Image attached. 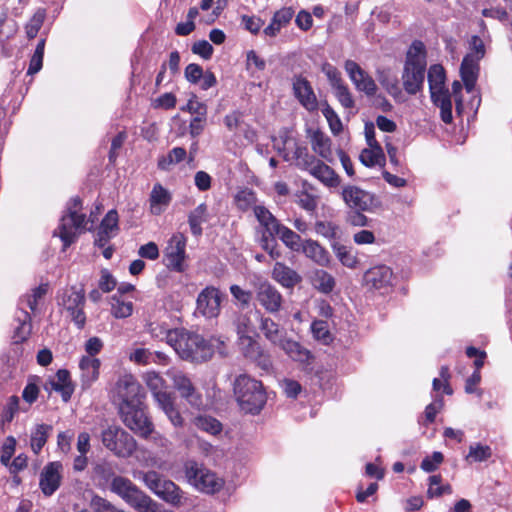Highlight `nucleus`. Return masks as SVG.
I'll list each match as a JSON object with an SVG mask.
<instances>
[{
    "label": "nucleus",
    "instance_id": "ea45409f",
    "mask_svg": "<svg viewBox=\"0 0 512 512\" xmlns=\"http://www.w3.org/2000/svg\"><path fill=\"white\" fill-rule=\"evenodd\" d=\"M428 83L430 92L446 89L445 87V71L439 64L432 65L428 70Z\"/></svg>",
    "mask_w": 512,
    "mask_h": 512
},
{
    "label": "nucleus",
    "instance_id": "4c0bfd02",
    "mask_svg": "<svg viewBox=\"0 0 512 512\" xmlns=\"http://www.w3.org/2000/svg\"><path fill=\"white\" fill-rule=\"evenodd\" d=\"M359 159L361 163L367 167L385 165V155L381 146H373L368 149H363L360 153Z\"/></svg>",
    "mask_w": 512,
    "mask_h": 512
},
{
    "label": "nucleus",
    "instance_id": "72a5a7b5",
    "mask_svg": "<svg viewBox=\"0 0 512 512\" xmlns=\"http://www.w3.org/2000/svg\"><path fill=\"white\" fill-rule=\"evenodd\" d=\"M312 286L323 294L331 293L336 285L335 278L323 269H315L310 274Z\"/></svg>",
    "mask_w": 512,
    "mask_h": 512
},
{
    "label": "nucleus",
    "instance_id": "864d4df0",
    "mask_svg": "<svg viewBox=\"0 0 512 512\" xmlns=\"http://www.w3.org/2000/svg\"><path fill=\"white\" fill-rule=\"evenodd\" d=\"M48 291L47 284H41L40 286L32 289L30 294L25 295L21 298L20 303L28 306L32 311L37 308L38 301L41 300Z\"/></svg>",
    "mask_w": 512,
    "mask_h": 512
},
{
    "label": "nucleus",
    "instance_id": "4468645a",
    "mask_svg": "<svg viewBox=\"0 0 512 512\" xmlns=\"http://www.w3.org/2000/svg\"><path fill=\"white\" fill-rule=\"evenodd\" d=\"M123 423L137 435L147 438L153 432V424L146 415L143 402L138 405L127 406L119 410Z\"/></svg>",
    "mask_w": 512,
    "mask_h": 512
},
{
    "label": "nucleus",
    "instance_id": "423d86ee",
    "mask_svg": "<svg viewBox=\"0 0 512 512\" xmlns=\"http://www.w3.org/2000/svg\"><path fill=\"white\" fill-rule=\"evenodd\" d=\"M57 303L63 313L74 323L78 329L86 324L84 306L86 303L85 290L82 286H70L59 292Z\"/></svg>",
    "mask_w": 512,
    "mask_h": 512
},
{
    "label": "nucleus",
    "instance_id": "49530a36",
    "mask_svg": "<svg viewBox=\"0 0 512 512\" xmlns=\"http://www.w3.org/2000/svg\"><path fill=\"white\" fill-rule=\"evenodd\" d=\"M235 204L237 208L243 212L248 211L249 209H253L255 206H258L257 197L255 192L250 189H243L237 192L235 195Z\"/></svg>",
    "mask_w": 512,
    "mask_h": 512
},
{
    "label": "nucleus",
    "instance_id": "bb28decb",
    "mask_svg": "<svg viewBox=\"0 0 512 512\" xmlns=\"http://www.w3.org/2000/svg\"><path fill=\"white\" fill-rule=\"evenodd\" d=\"M259 330L265 339L274 346H279L287 337L285 328L268 316L262 315L259 318Z\"/></svg>",
    "mask_w": 512,
    "mask_h": 512
},
{
    "label": "nucleus",
    "instance_id": "4be33fe9",
    "mask_svg": "<svg viewBox=\"0 0 512 512\" xmlns=\"http://www.w3.org/2000/svg\"><path fill=\"white\" fill-rule=\"evenodd\" d=\"M393 272L386 265L370 268L364 274V283L369 289L387 291L392 286Z\"/></svg>",
    "mask_w": 512,
    "mask_h": 512
},
{
    "label": "nucleus",
    "instance_id": "58836bf2",
    "mask_svg": "<svg viewBox=\"0 0 512 512\" xmlns=\"http://www.w3.org/2000/svg\"><path fill=\"white\" fill-rule=\"evenodd\" d=\"M333 252L341 264L347 268L354 269L358 265L357 255L353 252L352 248L345 245L334 243L332 244Z\"/></svg>",
    "mask_w": 512,
    "mask_h": 512
},
{
    "label": "nucleus",
    "instance_id": "4d7b16f0",
    "mask_svg": "<svg viewBox=\"0 0 512 512\" xmlns=\"http://www.w3.org/2000/svg\"><path fill=\"white\" fill-rule=\"evenodd\" d=\"M333 89H334L335 97L337 98V100L340 102V104L344 108L351 109L354 107L355 102H354L353 96L346 84H344V83L339 84V85L333 87Z\"/></svg>",
    "mask_w": 512,
    "mask_h": 512
},
{
    "label": "nucleus",
    "instance_id": "cd10ccee",
    "mask_svg": "<svg viewBox=\"0 0 512 512\" xmlns=\"http://www.w3.org/2000/svg\"><path fill=\"white\" fill-rule=\"evenodd\" d=\"M101 362L98 358L82 356L79 362L80 380L83 389H88L97 381L100 374Z\"/></svg>",
    "mask_w": 512,
    "mask_h": 512
},
{
    "label": "nucleus",
    "instance_id": "c85d7f7f",
    "mask_svg": "<svg viewBox=\"0 0 512 512\" xmlns=\"http://www.w3.org/2000/svg\"><path fill=\"white\" fill-rule=\"evenodd\" d=\"M171 200V193L160 183H156L149 196L150 213L152 215H161L168 208Z\"/></svg>",
    "mask_w": 512,
    "mask_h": 512
},
{
    "label": "nucleus",
    "instance_id": "5fc2aeb1",
    "mask_svg": "<svg viewBox=\"0 0 512 512\" xmlns=\"http://www.w3.org/2000/svg\"><path fill=\"white\" fill-rule=\"evenodd\" d=\"M314 229L318 235L329 240L336 239L339 233L338 225L330 221H316Z\"/></svg>",
    "mask_w": 512,
    "mask_h": 512
},
{
    "label": "nucleus",
    "instance_id": "ddd939ff",
    "mask_svg": "<svg viewBox=\"0 0 512 512\" xmlns=\"http://www.w3.org/2000/svg\"><path fill=\"white\" fill-rule=\"evenodd\" d=\"M109 490L136 511L140 510L149 496L129 478L120 475L112 479V483L109 485Z\"/></svg>",
    "mask_w": 512,
    "mask_h": 512
},
{
    "label": "nucleus",
    "instance_id": "b1692460",
    "mask_svg": "<svg viewBox=\"0 0 512 512\" xmlns=\"http://www.w3.org/2000/svg\"><path fill=\"white\" fill-rule=\"evenodd\" d=\"M293 93L300 104L308 111H315L318 108L317 97L309 81L302 76H295L293 79Z\"/></svg>",
    "mask_w": 512,
    "mask_h": 512
},
{
    "label": "nucleus",
    "instance_id": "0eeeda50",
    "mask_svg": "<svg viewBox=\"0 0 512 512\" xmlns=\"http://www.w3.org/2000/svg\"><path fill=\"white\" fill-rule=\"evenodd\" d=\"M184 473L187 482L198 491L206 494H214L220 491L224 485L223 479L203 464L194 460H188L184 464Z\"/></svg>",
    "mask_w": 512,
    "mask_h": 512
},
{
    "label": "nucleus",
    "instance_id": "052dcab7",
    "mask_svg": "<svg viewBox=\"0 0 512 512\" xmlns=\"http://www.w3.org/2000/svg\"><path fill=\"white\" fill-rule=\"evenodd\" d=\"M444 456L441 452L435 451L432 456L425 457L421 462V469L425 472H433L443 462Z\"/></svg>",
    "mask_w": 512,
    "mask_h": 512
},
{
    "label": "nucleus",
    "instance_id": "c9c22d12",
    "mask_svg": "<svg viewBox=\"0 0 512 512\" xmlns=\"http://www.w3.org/2000/svg\"><path fill=\"white\" fill-rule=\"evenodd\" d=\"M207 220V205L205 203H201L188 215V224L190 226L191 233L196 237L201 236L203 232L202 224L207 222Z\"/></svg>",
    "mask_w": 512,
    "mask_h": 512
},
{
    "label": "nucleus",
    "instance_id": "338daca9",
    "mask_svg": "<svg viewBox=\"0 0 512 512\" xmlns=\"http://www.w3.org/2000/svg\"><path fill=\"white\" fill-rule=\"evenodd\" d=\"M152 358L153 353L146 348H137L130 354V360L140 365L151 363Z\"/></svg>",
    "mask_w": 512,
    "mask_h": 512
},
{
    "label": "nucleus",
    "instance_id": "1a4fd4ad",
    "mask_svg": "<svg viewBox=\"0 0 512 512\" xmlns=\"http://www.w3.org/2000/svg\"><path fill=\"white\" fill-rule=\"evenodd\" d=\"M101 441L106 449L119 458H129L136 451V440L123 428L111 425L101 432Z\"/></svg>",
    "mask_w": 512,
    "mask_h": 512
},
{
    "label": "nucleus",
    "instance_id": "79ce46f5",
    "mask_svg": "<svg viewBox=\"0 0 512 512\" xmlns=\"http://www.w3.org/2000/svg\"><path fill=\"white\" fill-rule=\"evenodd\" d=\"M492 456V449L488 445L475 443L469 446V452L465 457L469 464L474 462H483Z\"/></svg>",
    "mask_w": 512,
    "mask_h": 512
},
{
    "label": "nucleus",
    "instance_id": "7ed1b4c3",
    "mask_svg": "<svg viewBox=\"0 0 512 512\" xmlns=\"http://www.w3.org/2000/svg\"><path fill=\"white\" fill-rule=\"evenodd\" d=\"M426 70V51L421 41H414L410 46L402 75L403 87L410 95H415L423 88Z\"/></svg>",
    "mask_w": 512,
    "mask_h": 512
},
{
    "label": "nucleus",
    "instance_id": "f3484780",
    "mask_svg": "<svg viewBox=\"0 0 512 512\" xmlns=\"http://www.w3.org/2000/svg\"><path fill=\"white\" fill-rule=\"evenodd\" d=\"M222 300L223 294L218 288L207 286L198 294L197 311L207 319L216 318L220 314Z\"/></svg>",
    "mask_w": 512,
    "mask_h": 512
},
{
    "label": "nucleus",
    "instance_id": "a18cd8bd",
    "mask_svg": "<svg viewBox=\"0 0 512 512\" xmlns=\"http://www.w3.org/2000/svg\"><path fill=\"white\" fill-rule=\"evenodd\" d=\"M132 312L133 303L131 301H124L117 295L111 297V314L115 318H127L132 315Z\"/></svg>",
    "mask_w": 512,
    "mask_h": 512
},
{
    "label": "nucleus",
    "instance_id": "6e6552de",
    "mask_svg": "<svg viewBox=\"0 0 512 512\" xmlns=\"http://www.w3.org/2000/svg\"><path fill=\"white\" fill-rule=\"evenodd\" d=\"M139 479L146 487L163 501L173 506L182 504L184 492L173 481L166 479L156 471L139 472Z\"/></svg>",
    "mask_w": 512,
    "mask_h": 512
},
{
    "label": "nucleus",
    "instance_id": "f257e3e1",
    "mask_svg": "<svg viewBox=\"0 0 512 512\" xmlns=\"http://www.w3.org/2000/svg\"><path fill=\"white\" fill-rule=\"evenodd\" d=\"M168 345L184 360L204 362L213 355L212 346L201 335L185 329H173L168 335Z\"/></svg>",
    "mask_w": 512,
    "mask_h": 512
},
{
    "label": "nucleus",
    "instance_id": "a878e982",
    "mask_svg": "<svg viewBox=\"0 0 512 512\" xmlns=\"http://www.w3.org/2000/svg\"><path fill=\"white\" fill-rule=\"evenodd\" d=\"M278 347L282 349L291 360L302 365H311L314 360L311 351L292 338L286 337Z\"/></svg>",
    "mask_w": 512,
    "mask_h": 512
},
{
    "label": "nucleus",
    "instance_id": "2f4dec72",
    "mask_svg": "<svg viewBox=\"0 0 512 512\" xmlns=\"http://www.w3.org/2000/svg\"><path fill=\"white\" fill-rule=\"evenodd\" d=\"M309 173L328 188H336L340 185V177L331 167L320 160L311 167Z\"/></svg>",
    "mask_w": 512,
    "mask_h": 512
},
{
    "label": "nucleus",
    "instance_id": "6ab92c4d",
    "mask_svg": "<svg viewBox=\"0 0 512 512\" xmlns=\"http://www.w3.org/2000/svg\"><path fill=\"white\" fill-rule=\"evenodd\" d=\"M344 68L358 91L365 93L367 96H374L376 94L377 85L374 79L355 61L346 60Z\"/></svg>",
    "mask_w": 512,
    "mask_h": 512
},
{
    "label": "nucleus",
    "instance_id": "69168bd1",
    "mask_svg": "<svg viewBox=\"0 0 512 512\" xmlns=\"http://www.w3.org/2000/svg\"><path fill=\"white\" fill-rule=\"evenodd\" d=\"M173 329H168L166 325L160 323H150L147 326L148 333L155 339L166 340Z\"/></svg>",
    "mask_w": 512,
    "mask_h": 512
},
{
    "label": "nucleus",
    "instance_id": "6e6d98bb",
    "mask_svg": "<svg viewBox=\"0 0 512 512\" xmlns=\"http://www.w3.org/2000/svg\"><path fill=\"white\" fill-rule=\"evenodd\" d=\"M322 114L326 118L332 133L335 135L339 134L343 129L342 122L337 113L328 103L323 105Z\"/></svg>",
    "mask_w": 512,
    "mask_h": 512
},
{
    "label": "nucleus",
    "instance_id": "aec40b11",
    "mask_svg": "<svg viewBox=\"0 0 512 512\" xmlns=\"http://www.w3.org/2000/svg\"><path fill=\"white\" fill-rule=\"evenodd\" d=\"M256 299L271 314L278 313L283 304V297L275 286L264 281L256 286Z\"/></svg>",
    "mask_w": 512,
    "mask_h": 512
},
{
    "label": "nucleus",
    "instance_id": "20e7f679",
    "mask_svg": "<svg viewBox=\"0 0 512 512\" xmlns=\"http://www.w3.org/2000/svg\"><path fill=\"white\" fill-rule=\"evenodd\" d=\"M159 408L167 415L174 426H182L183 418L175 408L174 397L168 391L166 381L155 371H147L142 376Z\"/></svg>",
    "mask_w": 512,
    "mask_h": 512
},
{
    "label": "nucleus",
    "instance_id": "c756f323",
    "mask_svg": "<svg viewBox=\"0 0 512 512\" xmlns=\"http://www.w3.org/2000/svg\"><path fill=\"white\" fill-rule=\"evenodd\" d=\"M272 277L285 288H293L302 281V277L294 269L281 262L275 263Z\"/></svg>",
    "mask_w": 512,
    "mask_h": 512
},
{
    "label": "nucleus",
    "instance_id": "37998d69",
    "mask_svg": "<svg viewBox=\"0 0 512 512\" xmlns=\"http://www.w3.org/2000/svg\"><path fill=\"white\" fill-rule=\"evenodd\" d=\"M29 314L21 310V316L18 317V326L14 330L13 339L15 343H21L25 341L31 333V323Z\"/></svg>",
    "mask_w": 512,
    "mask_h": 512
},
{
    "label": "nucleus",
    "instance_id": "e433bc0d",
    "mask_svg": "<svg viewBox=\"0 0 512 512\" xmlns=\"http://www.w3.org/2000/svg\"><path fill=\"white\" fill-rule=\"evenodd\" d=\"M277 236L288 249L293 252H300L304 239H302L301 236L295 231L291 230L285 225H282L277 233Z\"/></svg>",
    "mask_w": 512,
    "mask_h": 512
},
{
    "label": "nucleus",
    "instance_id": "680f3d73",
    "mask_svg": "<svg viewBox=\"0 0 512 512\" xmlns=\"http://www.w3.org/2000/svg\"><path fill=\"white\" fill-rule=\"evenodd\" d=\"M259 236V244L263 250L267 251L272 257H274V250L277 246L275 237L277 234L267 233V232H258Z\"/></svg>",
    "mask_w": 512,
    "mask_h": 512
},
{
    "label": "nucleus",
    "instance_id": "774afa93",
    "mask_svg": "<svg viewBox=\"0 0 512 512\" xmlns=\"http://www.w3.org/2000/svg\"><path fill=\"white\" fill-rule=\"evenodd\" d=\"M213 46L206 40H200L193 44L192 52L204 59H210L213 54Z\"/></svg>",
    "mask_w": 512,
    "mask_h": 512
},
{
    "label": "nucleus",
    "instance_id": "3c124183",
    "mask_svg": "<svg viewBox=\"0 0 512 512\" xmlns=\"http://www.w3.org/2000/svg\"><path fill=\"white\" fill-rule=\"evenodd\" d=\"M94 476L99 479L102 485H109L112 483V479L117 477L112 465L109 462L97 463L93 468Z\"/></svg>",
    "mask_w": 512,
    "mask_h": 512
},
{
    "label": "nucleus",
    "instance_id": "393cba45",
    "mask_svg": "<svg viewBox=\"0 0 512 512\" xmlns=\"http://www.w3.org/2000/svg\"><path fill=\"white\" fill-rule=\"evenodd\" d=\"M300 252L319 266L328 267L330 265L331 256L328 250L316 240L304 239Z\"/></svg>",
    "mask_w": 512,
    "mask_h": 512
},
{
    "label": "nucleus",
    "instance_id": "c03bdc74",
    "mask_svg": "<svg viewBox=\"0 0 512 512\" xmlns=\"http://www.w3.org/2000/svg\"><path fill=\"white\" fill-rule=\"evenodd\" d=\"M45 18L46 10L38 8L25 25V33L28 39H34L37 36L39 30L43 26Z\"/></svg>",
    "mask_w": 512,
    "mask_h": 512
},
{
    "label": "nucleus",
    "instance_id": "9b49d317",
    "mask_svg": "<svg viewBox=\"0 0 512 512\" xmlns=\"http://www.w3.org/2000/svg\"><path fill=\"white\" fill-rule=\"evenodd\" d=\"M145 392L139 382L130 374L121 376L114 388V399L118 403V409L121 410L127 406L138 405L143 402Z\"/></svg>",
    "mask_w": 512,
    "mask_h": 512
},
{
    "label": "nucleus",
    "instance_id": "13d9d810",
    "mask_svg": "<svg viewBox=\"0 0 512 512\" xmlns=\"http://www.w3.org/2000/svg\"><path fill=\"white\" fill-rule=\"evenodd\" d=\"M377 79L380 84L391 94L400 92L396 77H390L387 71H377Z\"/></svg>",
    "mask_w": 512,
    "mask_h": 512
},
{
    "label": "nucleus",
    "instance_id": "a19ab883",
    "mask_svg": "<svg viewBox=\"0 0 512 512\" xmlns=\"http://www.w3.org/2000/svg\"><path fill=\"white\" fill-rule=\"evenodd\" d=\"M51 430V425L39 424L36 426L31 434V448L35 454H38L42 450Z\"/></svg>",
    "mask_w": 512,
    "mask_h": 512
},
{
    "label": "nucleus",
    "instance_id": "39448f33",
    "mask_svg": "<svg viewBox=\"0 0 512 512\" xmlns=\"http://www.w3.org/2000/svg\"><path fill=\"white\" fill-rule=\"evenodd\" d=\"M81 199L72 198L67 205V212L61 217L58 229L54 235H58L63 242L64 248L70 246L78 237L79 233L85 228V214L80 213Z\"/></svg>",
    "mask_w": 512,
    "mask_h": 512
},
{
    "label": "nucleus",
    "instance_id": "a211bd4d",
    "mask_svg": "<svg viewBox=\"0 0 512 512\" xmlns=\"http://www.w3.org/2000/svg\"><path fill=\"white\" fill-rule=\"evenodd\" d=\"M344 202L357 211H372L379 206L375 196L356 186H346L342 190Z\"/></svg>",
    "mask_w": 512,
    "mask_h": 512
},
{
    "label": "nucleus",
    "instance_id": "bf43d9fd",
    "mask_svg": "<svg viewBox=\"0 0 512 512\" xmlns=\"http://www.w3.org/2000/svg\"><path fill=\"white\" fill-rule=\"evenodd\" d=\"M238 338L249 335L252 330V323L247 314H239L234 321Z\"/></svg>",
    "mask_w": 512,
    "mask_h": 512
},
{
    "label": "nucleus",
    "instance_id": "f704fd0d",
    "mask_svg": "<svg viewBox=\"0 0 512 512\" xmlns=\"http://www.w3.org/2000/svg\"><path fill=\"white\" fill-rule=\"evenodd\" d=\"M311 146L313 151L321 158L328 162H332L333 156L331 150V140L323 132L319 130L313 132L311 136Z\"/></svg>",
    "mask_w": 512,
    "mask_h": 512
},
{
    "label": "nucleus",
    "instance_id": "7c9ffc66",
    "mask_svg": "<svg viewBox=\"0 0 512 512\" xmlns=\"http://www.w3.org/2000/svg\"><path fill=\"white\" fill-rule=\"evenodd\" d=\"M254 215L260 225L257 232H267L277 234L283 224L265 207L255 206Z\"/></svg>",
    "mask_w": 512,
    "mask_h": 512
},
{
    "label": "nucleus",
    "instance_id": "f03ea898",
    "mask_svg": "<svg viewBox=\"0 0 512 512\" xmlns=\"http://www.w3.org/2000/svg\"><path fill=\"white\" fill-rule=\"evenodd\" d=\"M233 392L240 409L245 413L258 414L267 401L262 382L248 374H240L235 378Z\"/></svg>",
    "mask_w": 512,
    "mask_h": 512
},
{
    "label": "nucleus",
    "instance_id": "603ef678",
    "mask_svg": "<svg viewBox=\"0 0 512 512\" xmlns=\"http://www.w3.org/2000/svg\"><path fill=\"white\" fill-rule=\"evenodd\" d=\"M118 221L119 217L117 211L114 209L108 211L100 224L99 231H101L102 234L107 233L115 236L119 231Z\"/></svg>",
    "mask_w": 512,
    "mask_h": 512
},
{
    "label": "nucleus",
    "instance_id": "e2e57ef3",
    "mask_svg": "<svg viewBox=\"0 0 512 512\" xmlns=\"http://www.w3.org/2000/svg\"><path fill=\"white\" fill-rule=\"evenodd\" d=\"M231 295L242 305L248 306L252 300V292L249 290L242 289L239 285H231L230 288Z\"/></svg>",
    "mask_w": 512,
    "mask_h": 512
},
{
    "label": "nucleus",
    "instance_id": "412c9836",
    "mask_svg": "<svg viewBox=\"0 0 512 512\" xmlns=\"http://www.w3.org/2000/svg\"><path fill=\"white\" fill-rule=\"evenodd\" d=\"M63 466L60 462L48 463L40 473L39 487L45 496L53 495L61 485Z\"/></svg>",
    "mask_w": 512,
    "mask_h": 512
},
{
    "label": "nucleus",
    "instance_id": "dca6fc26",
    "mask_svg": "<svg viewBox=\"0 0 512 512\" xmlns=\"http://www.w3.org/2000/svg\"><path fill=\"white\" fill-rule=\"evenodd\" d=\"M238 345L245 358L254 362L263 371L269 372L271 370L270 354L251 335L238 338Z\"/></svg>",
    "mask_w": 512,
    "mask_h": 512
},
{
    "label": "nucleus",
    "instance_id": "473e14b6",
    "mask_svg": "<svg viewBox=\"0 0 512 512\" xmlns=\"http://www.w3.org/2000/svg\"><path fill=\"white\" fill-rule=\"evenodd\" d=\"M433 104L440 108V116L444 123L452 122V102L448 89L430 92Z\"/></svg>",
    "mask_w": 512,
    "mask_h": 512
},
{
    "label": "nucleus",
    "instance_id": "de8ad7c7",
    "mask_svg": "<svg viewBox=\"0 0 512 512\" xmlns=\"http://www.w3.org/2000/svg\"><path fill=\"white\" fill-rule=\"evenodd\" d=\"M311 333L315 340L320 341L325 345H328L333 340L329 326L327 322L323 320H314L312 322Z\"/></svg>",
    "mask_w": 512,
    "mask_h": 512
},
{
    "label": "nucleus",
    "instance_id": "0e129e2a",
    "mask_svg": "<svg viewBox=\"0 0 512 512\" xmlns=\"http://www.w3.org/2000/svg\"><path fill=\"white\" fill-rule=\"evenodd\" d=\"M246 65L248 70L263 71L266 67V62L254 50H250L246 55Z\"/></svg>",
    "mask_w": 512,
    "mask_h": 512
},
{
    "label": "nucleus",
    "instance_id": "5701e85b",
    "mask_svg": "<svg viewBox=\"0 0 512 512\" xmlns=\"http://www.w3.org/2000/svg\"><path fill=\"white\" fill-rule=\"evenodd\" d=\"M44 389L49 393L56 391L60 393L63 401H69L74 392V384L69 371L66 369L58 370L57 373L50 377L44 384Z\"/></svg>",
    "mask_w": 512,
    "mask_h": 512
},
{
    "label": "nucleus",
    "instance_id": "9d476101",
    "mask_svg": "<svg viewBox=\"0 0 512 512\" xmlns=\"http://www.w3.org/2000/svg\"><path fill=\"white\" fill-rule=\"evenodd\" d=\"M470 48L472 52L464 57L460 67L461 78L468 92L474 89L479 70L478 62L485 54L484 43L476 35L471 38Z\"/></svg>",
    "mask_w": 512,
    "mask_h": 512
},
{
    "label": "nucleus",
    "instance_id": "8fccbe9b",
    "mask_svg": "<svg viewBox=\"0 0 512 512\" xmlns=\"http://www.w3.org/2000/svg\"><path fill=\"white\" fill-rule=\"evenodd\" d=\"M294 156L297 166L308 172L311 170V167L315 166L319 161L313 155L309 154L307 148L304 146H296Z\"/></svg>",
    "mask_w": 512,
    "mask_h": 512
},
{
    "label": "nucleus",
    "instance_id": "2eb2a0df",
    "mask_svg": "<svg viewBox=\"0 0 512 512\" xmlns=\"http://www.w3.org/2000/svg\"><path fill=\"white\" fill-rule=\"evenodd\" d=\"M186 242L182 233L172 235L164 249V261L168 269L183 272L186 268Z\"/></svg>",
    "mask_w": 512,
    "mask_h": 512
},
{
    "label": "nucleus",
    "instance_id": "09e8293b",
    "mask_svg": "<svg viewBox=\"0 0 512 512\" xmlns=\"http://www.w3.org/2000/svg\"><path fill=\"white\" fill-rule=\"evenodd\" d=\"M195 426L211 435H216L221 432L222 424L211 416H198L194 420Z\"/></svg>",
    "mask_w": 512,
    "mask_h": 512
},
{
    "label": "nucleus",
    "instance_id": "f8f14e48",
    "mask_svg": "<svg viewBox=\"0 0 512 512\" xmlns=\"http://www.w3.org/2000/svg\"><path fill=\"white\" fill-rule=\"evenodd\" d=\"M166 376L170 379L180 396L185 399L191 407L198 410L204 408L202 395L197 391L191 379L183 371L172 367L166 371Z\"/></svg>",
    "mask_w": 512,
    "mask_h": 512
}]
</instances>
